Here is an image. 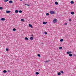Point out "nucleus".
I'll return each mask as SVG.
<instances>
[{"label": "nucleus", "instance_id": "17", "mask_svg": "<svg viewBox=\"0 0 76 76\" xmlns=\"http://www.w3.org/2000/svg\"><path fill=\"white\" fill-rule=\"evenodd\" d=\"M21 20V22H25V20H24V19H22Z\"/></svg>", "mask_w": 76, "mask_h": 76}, {"label": "nucleus", "instance_id": "15", "mask_svg": "<svg viewBox=\"0 0 76 76\" xmlns=\"http://www.w3.org/2000/svg\"><path fill=\"white\" fill-rule=\"evenodd\" d=\"M35 74L37 75H39V72H37L35 73Z\"/></svg>", "mask_w": 76, "mask_h": 76}, {"label": "nucleus", "instance_id": "13", "mask_svg": "<svg viewBox=\"0 0 76 76\" xmlns=\"http://www.w3.org/2000/svg\"><path fill=\"white\" fill-rule=\"evenodd\" d=\"M70 3L71 4H73L74 3V2L73 1H71L70 2Z\"/></svg>", "mask_w": 76, "mask_h": 76}, {"label": "nucleus", "instance_id": "29", "mask_svg": "<svg viewBox=\"0 0 76 76\" xmlns=\"http://www.w3.org/2000/svg\"><path fill=\"white\" fill-rule=\"evenodd\" d=\"M46 16H49V13H46Z\"/></svg>", "mask_w": 76, "mask_h": 76}, {"label": "nucleus", "instance_id": "4", "mask_svg": "<svg viewBox=\"0 0 76 76\" xmlns=\"http://www.w3.org/2000/svg\"><path fill=\"white\" fill-rule=\"evenodd\" d=\"M28 26H29V27H31V28H33V26H32V25L31 24H29L28 25Z\"/></svg>", "mask_w": 76, "mask_h": 76}, {"label": "nucleus", "instance_id": "7", "mask_svg": "<svg viewBox=\"0 0 76 76\" xmlns=\"http://www.w3.org/2000/svg\"><path fill=\"white\" fill-rule=\"evenodd\" d=\"M5 20V18H2L1 19V20H2V21L4 20Z\"/></svg>", "mask_w": 76, "mask_h": 76}, {"label": "nucleus", "instance_id": "35", "mask_svg": "<svg viewBox=\"0 0 76 76\" xmlns=\"http://www.w3.org/2000/svg\"><path fill=\"white\" fill-rule=\"evenodd\" d=\"M59 50H62V48H59Z\"/></svg>", "mask_w": 76, "mask_h": 76}, {"label": "nucleus", "instance_id": "14", "mask_svg": "<svg viewBox=\"0 0 76 76\" xmlns=\"http://www.w3.org/2000/svg\"><path fill=\"white\" fill-rule=\"evenodd\" d=\"M55 4H56V5H57L58 4V2L57 1H56L55 2Z\"/></svg>", "mask_w": 76, "mask_h": 76}, {"label": "nucleus", "instance_id": "39", "mask_svg": "<svg viewBox=\"0 0 76 76\" xmlns=\"http://www.w3.org/2000/svg\"><path fill=\"white\" fill-rule=\"evenodd\" d=\"M59 48H62V47H59Z\"/></svg>", "mask_w": 76, "mask_h": 76}, {"label": "nucleus", "instance_id": "21", "mask_svg": "<svg viewBox=\"0 0 76 76\" xmlns=\"http://www.w3.org/2000/svg\"><path fill=\"white\" fill-rule=\"evenodd\" d=\"M69 56L70 57H72V54L70 53L69 54Z\"/></svg>", "mask_w": 76, "mask_h": 76}, {"label": "nucleus", "instance_id": "12", "mask_svg": "<svg viewBox=\"0 0 76 76\" xmlns=\"http://www.w3.org/2000/svg\"><path fill=\"white\" fill-rule=\"evenodd\" d=\"M3 73H7V71L6 70H4L3 71Z\"/></svg>", "mask_w": 76, "mask_h": 76}, {"label": "nucleus", "instance_id": "33", "mask_svg": "<svg viewBox=\"0 0 76 76\" xmlns=\"http://www.w3.org/2000/svg\"><path fill=\"white\" fill-rule=\"evenodd\" d=\"M73 56H74V57H76V55H75V54H74Z\"/></svg>", "mask_w": 76, "mask_h": 76}, {"label": "nucleus", "instance_id": "19", "mask_svg": "<svg viewBox=\"0 0 76 76\" xmlns=\"http://www.w3.org/2000/svg\"><path fill=\"white\" fill-rule=\"evenodd\" d=\"M64 41V40L63 39H61L60 40V42H63Z\"/></svg>", "mask_w": 76, "mask_h": 76}, {"label": "nucleus", "instance_id": "32", "mask_svg": "<svg viewBox=\"0 0 76 76\" xmlns=\"http://www.w3.org/2000/svg\"><path fill=\"white\" fill-rule=\"evenodd\" d=\"M64 25H67V23H65L64 24Z\"/></svg>", "mask_w": 76, "mask_h": 76}, {"label": "nucleus", "instance_id": "30", "mask_svg": "<svg viewBox=\"0 0 76 76\" xmlns=\"http://www.w3.org/2000/svg\"><path fill=\"white\" fill-rule=\"evenodd\" d=\"M25 5L26 6H29V5L28 4H25Z\"/></svg>", "mask_w": 76, "mask_h": 76}, {"label": "nucleus", "instance_id": "2", "mask_svg": "<svg viewBox=\"0 0 76 76\" xmlns=\"http://www.w3.org/2000/svg\"><path fill=\"white\" fill-rule=\"evenodd\" d=\"M50 13L51 15H53V14H54V13H55L54 11H50Z\"/></svg>", "mask_w": 76, "mask_h": 76}, {"label": "nucleus", "instance_id": "36", "mask_svg": "<svg viewBox=\"0 0 76 76\" xmlns=\"http://www.w3.org/2000/svg\"><path fill=\"white\" fill-rule=\"evenodd\" d=\"M8 72H9L10 73V70L8 71Z\"/></svg>", "mask_w": 76, "mask_h": 76}, {"label": "nucleus", "instance_id": "27", "mask_svg": "<svg viewBox=\"0 0 76 76\" xmlns=\"http://www.w3.org/2000/svg\"><path fill=\"white\" fill-rule=\"evenodd\" d=\"M22 12V10H20L19 11V13H21Z\"/></svg>", "mask_w": 76, "mask_h": 76}, {"label": "nucleus", "instance_id": "6", "mask_svg": "<svg viewBox=\"0 0 76 76\" xmlns=\"http://www.w3.org/2000/svg\"><path fill=\"white\" fill-rule=\"evenodd\" d=\"M10 12H11L10 11L8 10L6 12V13H10Z\"/></svg>", "mask_w": 76, "mask_h": 76}, {"label": "nucleus", "instance_id": "16", "mask_svg": "<svg viewBox=\"0 0 76 76\" xmlns=\"http://www.w3.org/2000/svg\"><path fill=\"white\" fill-rule=\"evenodd\" d=\"M61 75V72H59L58 73V75Z\"/></svg>", "mask_w": 76, "mask_h": 76}, {"label": "nucleus", "instance_id": "24", "mask_svg": "<svg viewBox=\"0 0 76 76\" xmlns=\"http://www.w3.org/2000/svg\"><path fill=\"white\" fill-rule=\"evenodd\" d=\"M60 72L61 73H62V74L64 73V72H63V71H61Z\"/></svg>", "mask_w": 76, "mask_h": 76}, {"label": "nucleus", "instance_id": "37", "mask_svg": "<svg viewBox=\"0 0 76 76\" xmlns=\"http://www.w3.org/2000/svg\"><path fill=\"white\" fill-rule=\"evenodd\" d=\"M33 36H34V35L32 34V35H31V37H33Z\"/></svg>", "mask_w": 76, "mask_h": 76}, {"label": "nucleus", "instance_id": "26", "mask_svg": "<svg viewBox=\"0 0 76 76\" xmlns=\"http://www.w3.org/2000/svg\"><path fill=\"white\" fill-rule=\"evenodd\" d=\"M16 28H13V31H16Z\"/></svg>", "mask_w": 76, "mask_h": 76}, {"label": "nucleus", "instance_id": "8", "mask_svg": "<svg viewBox=\"0 0 76 76\" xmlns=\"http://www.w3.org/2000/svg\"><path fill=\"white\" fill-rule=\"evenodd\" d=\"M50 61V60H48L47 61H45V62L46 63H48V62H49Z\"/></svg>", "mask_w": 76, "mask_h": 76}, {"label": "nucleus", "instance_id": "31", "mask_svg": "<svg viewBox=\"0 0 76 76\" xmlns=\"http://www.w3.org/2000/svg\"><path fill=\"white\" fill-rule=\"evenodd\" d=\"M45 35H47V32H45Z\"/></svg>", "mask_w": 76, "mask_h": 76}, {"label": "nucleus", "instance_id": "18", "mask_svg": "<svg viewBox=\"0 0 76 76\" xmlns=\"http://www.w3.org/2000/svg\"><path fill=\"white\" fill-rule=\"evenodd\" d=\"M25 40H28V38L26 37L25 38Z\"/></svg>", "mask_w": 76, "mask_h": 76}, {"label": "nucleus", "instance_id": "10", "mask_svg": "<svg viewBox=\"0 0 76 76\" xmlns=\"http://www.w3.org/2000/svg\"><path fill=\"white\" fill-rule=\"evenodd\" d=\"M15 13H18V12H19V11H18V10H16L15 11Z\"/></svg>", "mask_w": 76, "mask_h": 76}, {"label": "nucleus", "instance_id": "38", "mask_svg": "<svg viewBox=\"0 0 76 76\" xmlns=\"http://www.w3.org/2000/svg\"><path fill=\"white\" fill-rule=\"evenodd\" d=\"M20 1H22L23 0H19Z\"/></svg>", "mask_w": 76, "mask_h": 76}, {"label": "nucleus", "instance_id": "9", "mask_svg": "<svg viewBox=\"0 0 76 76\" xmlns=\"http://www.w3.org/2000/svg\"><path fill=\"white\" fill-rule=\"evenodd\" d=\"M9 3L12 4L13 3V1L12 0L10 1H9Z\"/></svg>", "mask_w": 76, "mask_h": 76}, {"label": "nucleus", "instance_id": "25", "mask_svg": "<svg viewBox=\"0 0 76 76\" xmlns=\"http://www.w3.org/2000/svg\"><path fill=\"white\" fill-rule=\"evenodd\" d=\"M9 0H4V2H7L8 1H9Z\"/></svg>", "mask_w": 76, "mask_h": 76}, {"label": "nucleus", "instance_id": "1", "mask_svg": "<svg viewBox=\"0 0 76 76\" xmlns=\"http://www.w3.org/2000/svg\"><path fill=\"white\" fill-rule=\"evenodd\" d=\"M57 22V20L56 18H55V19L53 20V23H56Z\"/></svg>", "mask_w": 76, "mask_h": 76}, {"label": "nucleus", "instance_id": "3", "mask_svg": "<svg viewBox=\"0 0 76 76\" xmlns=\"http://www.w3.org/2000/svg\"><path fill=\"white\" fill-rule=\"evenodd\" d=\"M70 53H72V52L69 51V52H67L66 53V54H70Z\"/></svg>", "mask_w": 76, "mask_h": 76}, {"label": "nucleus", "instance_id": "34", "mask_svg": "<svg viewBox=\"0 0 76 76\" xmlns=\"http://www.w3.org/2000/svg\"><path fill=\"white\" fill-rule=\"evenodd\" d=\"M69 21H70H70H72V20H71L70 19H69Z\"/></svg>", "mask_w": 76, "mask_h": 76}, {"label": "nucleus", "instance_id": "20", "mask_svg": "<svg viewBox=\"0 0 76 76\" xmlns=\"http://www.w3.org/2000/svg\"><path fill=\"white\" fill-rule=\"evenodd\" d=\"M71 15H74V12H71Z\"/></svg>", "mask_w": 76, "mask_h": 76}, {"label": "nucleus", "instance_id": "11", "mask_svg": "<svg viewBox=\"0 0 76 76\" xmlns=\"http://www.w3.org/2000/svg\"><path fill=\"white\" fill-rule=\"evenodd\" d=\"M30 39L31 40H32L34 39V38L33 37H30Z\"/></svg>", "mask_w": 76, "mask_h": 76}, {"label": "nucleus", "instance_id": "23", "mask_svg": "<svg viewBox=\"0 0 76 76\" xmlns=\"http://www.w3.org/2000/svg\"><path fill=\"white\" fill-rule=\"evenodd\" d=\"M3 7H0V10H3Z\"/></svg>", "mask_w": 76, "mask_h": 76}, {"label": "nucleus", "instance_id": "5", "mask_svg": "<svg viewBox=\"0 0 76 76\" xmlns=\"http://www.w3.org/2000/svg\"><path fill=\"white\" fill-rule=\"evenodd\" d=\"M47 22H45L44 21H43V24H44V25H45V24H47Z\"/></svg>", "mask_w": 76, "mask_h": 76}, {"label": "nucleus", "instance_id": "28", "mask_svg": "<svg viewBox=\"0 0 76 76\" xmlns=\"http://www.w3.org/2000/svg\"><path fill=\"white\" fill-rule=\"evenodd\" d=\"M9 50V49H8V48H7L6 49V51H8Z\"/></svg>", "mask_w": 76, "mask_h": 76}, {"label": "nucleus", "instance_id": "40", "mask_svg": "<svg viewBox=\"0 0 76 76\" xmlns=\"http://www.w3.org/2000/svg\"><path fill=\"white\" fill-rule=\"evenodd\" d=\"M39 71H40V69H39Z\"/></svg>", "mask_w": 76, "mask_h": 76}, {"label": "nucleus", "instance_id": "22", "mask_svg": "<svg viewBox=\"0 0 76 76\" xmlns=\"http://www.w3.org/2000/svg\"><path fill=\"white\" fill-rule=\"evenodd\" d=\"M37 56H38V57H41V55H40V54H37Z\"/></svg>", "mask_w": 76, "mask_h": 76}]
</instances>
